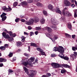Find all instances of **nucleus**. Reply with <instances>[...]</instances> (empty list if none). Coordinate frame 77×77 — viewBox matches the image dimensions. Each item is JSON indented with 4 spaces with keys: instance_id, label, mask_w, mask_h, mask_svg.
I'll list each match as a JSON object with an SVG mask.
<instances>
[{
    "instance_id": "obj_7",
    "label": "nucleus",
    "mask_w": 77,
    "mask_h": 77,
    "mask_svg": "<svg viewBox=\"0 0 77 77\" xmlns=\"http://www.w3.org/2000/svg\"><path fill=\"white\" fill-rule=\"evenodd\" d=\"M51 22L54 25H57L58 24V22L55 19L54 17L52 18L51 20Z\"/></svg>"
},
{
    "instance_id": "obj_13",
    "label": "nucleus",
    "mask_w": 77,
    "mask_h": 77,
    "mask_svg": "<svg viewBox=\"0 0 77 77\" xmlns=\"http://www.w3.org/2000/svg\"><path fill=\"white\" fill-rule=\"evenodd\" d=\"M58 38H59V37H58V36H57V35H55L53 37V39H52V38H51L50 39H51L53 42H54V43H55V41L56 40H57V39Z\"/></svg>"
},
{
    "instance_id": "obj_11",
    "label": "nucleus",
    "mask_w": 77,
    "mask_h": 77,
    "mask_svg": "<svg viewBox=\"0 0 77 77\" xmlns=\"http://www.w3.org/2000/svg\"><path fill=\"white\" fill-rule=\"evenodd\" d=\"M33 23V19H30L29 21H26L25 22V24H27V25H29V26H30V25H31Z\"/></svg>"
},
{
    "instance_id": "obj_60",
    "label": "nucleus",
    "mask_w": 77,
    "mask_h": 77,
    "mask_svg": "<svg viewBox=\"0 0 77 77\" xmlns=\"http://www.w3.org/2000/svg\"><path fill=\"white\" fill-rule=\"evenodd\" d=\"M8 72H13V71L11 69H9Z\"/></svg>"
},
{
    "instance_id": "obj_22",
    "label": "nucleus",
    "mask_w": 77,
    "mask_h": 77,
    "mask_svg": "<svg viewBox=\"0 0 77 77\" xmlns=\"http://www.w3.org/2000/svg\"><path fill=\"white\" fill-rule=\"evenodd\" d=\"M26 37H24V36H22L21 37V42H24V41H25V39H26Z\"/></svg>"
},
{
    "instance_id": "obj_6",
    "label": "nucleus",
    "mask_w": 77,
    "mask_h": 77,
    "mask_svg": "<svg viewBox=\"0 0 77 77\" xmlns=\"http://www.w3.org/2000/svg\"><path fill=\"white\" fill-rule=\"evenodd\" d=\"M8 8H6V6H3L2 8V9L3 11H5L6 12H9L12 11V8H11L9 6Z\"/></svg>"
},
{
    "instance_id": "obj_55",
    "label": "nucleus",
    "mask_w": 77,
    "mask_h": 77,
    "mask_svg": "<svg viewBox=\"0 0 77 77\" xmlns=\"http://www.w3.org/2000/svg\"><path fill=\"white\" fill-rule=\"evenodd\" d=\"M77 14L75 13V12L74 13V17L75 18H76L77 17Z\"/></svg>"
},
{
    "instance_id": "obj_38",
    "label": "nucleus",
    "mask_w": 77,
    "mask_h": 77,
    "mask_svg": "<svg viewBox=\"0 0 77 77\" xmlns=\"http://www.w3.org/2000/svg\"><path fill=\"white\" fill-rule=\"evenodd\" d=\"M19 21L20 19H19V18H16V19L15 20V21L16 23H18V22H19Z\"/></svg>"
},
{
    "instance_id": "obj_17",
    "label": "nucleus",
    "mask_w": 77,
    "mask_h": 77,
    "mask_svg": "<svg viewBox=\"0 0 77 77\" xmlns=\"http://www.w3.org/2000/svg\"><path fill=\"white\" fill-rule=\"evenodd\" d=\"M23 69L24 71H25V72H26V74H29V72L28 71V69L26 68V67L24 66L23 67Z\"/></svg>"
},
{
    "instance_id": "obj_41",
    "label": "nucleus",
    "mask_w": 77,
    "mask_h": 77,
    "mask_svg": "<svg viewBox=\"0 0 77 77\" xmlns=\"http://www.w3.org/2000/svg\"><path fill=\"white\" fill-rule=\"evenodd\" d=\"M46 76L48 77H50L51 76V74L50 73H48L46 74Z\"/></svg>"
},
{
    "instance_id": "obj_24",
    "label": "nucleus",
    "mask_w": 77,
    "mask_h": 77,
    "mask_svg": "<svg viewBox=\"0 0 77 77\" xmlns=\"http://www.w3.org/2000/svg\"><path fill=\"white\" fill-rule=\"evenodd\" d=\"M68 28L71 30H72V25H71V24H68Z\"/></svg>"
},
{
    "instance_id": "obj_42",
    "label": "nucleus",
    "mask_w": 77,
    "mask_h": 77,
    "mask_svg": "<svg viewBox=\"0 0 77 77\" xmlns=\"http://www.w3.org/2000/svg\"><path fill=\"white\" fill-rule=\"evenodd\" d=\"M33 2L32 0H27V2L28 3H30Z\"/></svg>"
},
{
    "instance_id": "obj_50",
    "label": "nucleus",
    "mask_w": 77,
    "mask_h": 77,
    "mask_svg": "<svg viewBox=\"0 0 77 77\" xmlns=\"http://www.w3.org/2000/svg\"><path fill=\"white\" fill-rule=\"evenodd\" d=\"M48 37H51V35H50V34H48L46 35Z\"/></svg>"
},
{
    "instance_id": "obj_18",
    "label": "nucleus",
    "mask_w": 77,
    "mask_h": 77,
    "mask_svg": "<svg viewBox=\"0 0 77 77\" xmlns=\"http://www.w3.org/2000/svg\"><path fill=\"white\" fill-rule=\"evenodd\" d=\"M33 21H34L35 23H38L39 21V19L37 17H35L33 19Z\"/></svg>"
},
{
    "instance_id": "obj_62",
    "label": "nucleus",
    "mask_w": 77,
    "mask_h": 77,
    "mask_svg": "<svg viewBox=\"0 0 77 77\" xmlns=\"http://www.w3.org/2000/svg\"><path fill=\"white\" fill-rule=\"evenodd\" d=\"M17 59V58L16 57H14L13 58V61H15Z\"/></svg>"
},
{
    "instance_id": "obj_36",
    "label": "nucleus",
    "mask_w": 77,
    "mask_h": 77,
    "mask_svg": "<svg viewBox=\"0 0 77 77\" xmlns=\"http://www.w3.org/2000/svg\"><path fill=\"white\" fill-rule=\"evenodd\" d=\"M18 5V2H15L13 4L14 6H17Z\"/></svg>"
},
{
    "instance_id": "obj_57",
    "label": "nucleus",
    "mask_w": 77,
    "mask_h": 77,
    "mask_svg": "<svg viewBox=\"0 0 77 77\" xmlns=\"http://www.w3.org/2000/svg\"><path fill=\"white\" fill-rule=\"evenodd\" d=\"M3 31L4 32H7V33H8V31L7 30H6V29H3Z\"/></svg>"
},
{
    "instance_id": "obj_2",
    "label": "nucleus",
    "mask_w": 77,
    "mask_h": 77,
    "mask_svg": "<svg viewBox=\"0 0 77 77\" xmlns=\"http://www.w3.org/2000/svg\"><path fill=\"white\" fill-rule=\"evenodd\" d=\"M65 50L64 48L62 46H59L58 47H55L54 48L53 51H57L58 52L60 53V54L61 55H63V53H64Z\"/></svg>"
},
{
    "instance_id": "obj_61",
    "label": "nucleus",
    "mask_w": 77,
    "mask_h": 77,
    "mask_svg": "<svg viewBox=\"0 0 77 77\" xmlns=\"http://www.w3.org/2000/svg\"><path fill=\"white\" fill-rule=\"evenodd\" d=\"M52 28L53 29H54V30H56L57 28L56 27V26H53L52 27Z\"/></svg>"
},
{
    "instance_id": "obj_30",
    "label": "nucleus",
    "mask_w": 77,
    "mask_h": 77,
    "mask_svg": "<svg viewBox=\"0 0 77 77\" xmlns=\"http://www.w3.org/2000/svg\"><path fill=\"white\" fill-rule=\"evenodd\" d=\"M9 41L10 42H13L14 41V38H9L8 39Z\"/></svg>"
},
{
    "instance_id": "obj_16",
    "label": "nucleus",
    "mask_w": 77,
    "mask_h": 77,
    "mask_svg": "<svg viewBox=\"0 0 77 77\" xmlns=\"http://www.w3.org/2000/svg\"><path fill=\"white\" fill-rule=\"evenodd\" d=\"M36 6L38 7H43L44 6V5L42 3H37L36 4Z\"/></svg>"
},
{
    "instance_id": "obj_26",
    "label": "nucleus",
    "mask_w": 77,
    "mask_h": 77,
    "mask_svg": "<svg viewBox=\"0 0 77 77\" xmlns=\"http://www.w3.org/2000/svg\"><path fill=\"white\" fill-rule=\"evenodd\" d=\"M45 20L44 18L42 19L41 20L40 22L41 24H44L45 23Z\"/></svg>"
},
{
    "instance_id": "obj_48",
    "label": "nucleus",
    "mask_w": 77,
    "mask_h": 77,
    "mask_svg": "<svg viewBox=\"0 0 77 77\" xmlns=\"http://www.w3.org/2000/svg\"><path fill=\"white\" fill-rule=\"evenodd\" d=\"M24 35H26V36H28V35H29V33H28L27 32H24Z\"/></svg>"
},
{
    "instance_id": "obj_21",
    "label": "nucleus",
    "mask_w": 77,
    "mask_h": 77,
    "mask_svg": "<svg viewBox=\"0 0 77 77\" xmlns=\"http://www.w3.org/2000/svg\"><path fill=\"white\" fill-rule=\"evenodd\" d=\"M6 62V59L3 58H0V62Z\"/></svg>"
},
{
    "instance_id": "obj_15",
    "label": "nucleus",
    "mask_w": 77,
    "mask_h": 77,
    "mask_svg": "<svg viewBox=\"0 0 77 77\" xmlns=\"http://www.w3.org/2000/svg\"><path fill=\"white\" fill-rule=\"evenodd\" d=\"M59 57H60L61 58H62V59H64V60H69V58L68 57H66V56L64 57V56L63 55V56L60 55V54H59Z\"/></svg>"
},
{
    "instance_id": "obj_27",
    "label": "nucleus",
    "mask_w": 77,
    "mask_h": 77,
    "mask_svg": "<svg viewBox=\"0 0 77 77\" xmlns=\"http://www.w3.org/2000/svg\"><path fill=\"white\" fill-rule=\"evenodd\" d=\"M35 59V58L33 57H31L29 59V60H31L32 62H33V61H34Z\"/></svg>"
},
{
    "instance_id": "obj_23",
    "label": "nucleus",
    "mask_w": 77,
    "mask_h": 77,
    "mask_svg": "<svg viewBox=\"0 0 77 77\" xmlns=\"http://www.w3.org/2000/svg\"><path fill=\"white\" fill-rule=\"evenodd\" d=\"M21 44H22V43L21 42H18L17 43L16 45L17 47H20V46H21Z\"/></svg>"
},
{
    "instance_id": "obj_63",
    "label": "nucleus",
    "mask_w": 77,
    "mask_h": 77,
    "mask_svg": "<svg viewBox=\"0 0 77 77\" xmlns=\"http://www.w3.org/2000/svg\"><path fill=\"white\" fill-rule=\"evenodd\" d=\"M5 48L6 47V48H7V47H8V44H5Z\"/></svg>"
},
{
    "instance_id": "obj_53",
    "label": "nucleus",
    "mask_w": 77,
    "mask_h": 77,
    "mask_svg": "<svg viewBox=\"0 0 77 77\" xmlns=\"http://www.w3.org/2000/svg\"><path fill=\"white\" fill-rule=\"evenodd\" d=\"M29 60V59H28V58H26L25 59V61L26 62V61H28Z\"/></svg>"
},
{
    "instance_id": "obj_8",
    "label": "nucleus",
    "mask_w": 77,
    "mask_h": 77,
    "mask_svg": "<svg viewBox=\"0 0 77 77\" xmlns=\"http://www.w3.org/2000/svg\"><path fill=\"white\" fill-rule=\"evenodd\" d=\"M48 8L49 10L52 11L53 12H55V9L54 8H53L54 7L53 5H52L51 4H49L48 6Z\"/></svg>"
},
{
    "instance_id": "obj_58",
    "label": "nucleus",
    "mask_w": 77,
    "mask_h": 77,
    "mask_svg": "<svg viewBox=\"0 0 77 77\" xmlns=\"http://www.w3.org/2000/svg\"><path fill=\"white\" fill-rule=\"evenodd\" d=\"M12 37H15V36H16V34L15 33H14V34H13L12 35Z\"/></svg>"
},
{
    "instance_id": "obj_49",
    "label": "nucleus",
    "mask_w": 77,
    "mask_h": 77,
    "mask_svg": "<svg viewBox=\"0 0 77 77\" xmlns=\"http://www.w3.org/2000/svg\"><path fill=\"white\" fill-rule=\"evenodd\" d=\"M23 23H24V22H25L26 21V20L24 19H22L20 20Z\"/></svg>"
},
{
    "instance_id": "obj_10",
    "label": "nucleus",
    "mask_w": 77,
    "mask_h": 77,
    "mask_svg": "<svg viewBox=\"0 0 77 77\" xmlns=\"http://www.w3.org/2000/svg\"><path fill=\"white\" fill-rule=\"evenodd\" d=\"M64 3L66 6H70L71 5V2L68 0H64Z\"/></svg>"
},
{
    "instance_id": "obj_35",
    "label": "nucleus",
    "mask_w": 77,
    "mask_h": 77,
    "mask_svg": "<svg viewBox=\"0 0 77 77\" xmlns=\"http://www.w3.org/2000/svg\"><path fill=\"white\" fill-rule=\"evenodd\" d=\"M38 59H37V58H36V59H35V62H34L33 63V64H34V65H36V64H37V63H38Z\"/></svg>"
},
{
    "instance_id": "obj_45",
    "label": "nucleus",
    "mask_w": 77,
    "mask_h": 77,
    "mask_svg": "<svg viewBox=\"0 0 77 77\" xmlns=\"http://www.w3.org/2000/svg\"><path fill=\"white\" fill-rule=\"evenodd\" d=\"M11 52H10V54H9V57H12V55H13V53H11Z\"/></svg>"
},
{
    "instance_id": "obj_39",
    "label": "nucleus",
    "mask_w": 77,
    "mask_h": 77,
    "mask_svg": "<svg viewBox=\"0 0 77 77\" xmlns=\"http://www.w3.org/2000/svg\"><path fill=\"white\" fill-rule=\"evenodd\" d=\"M41 53L42 55H45V52L43 51V50H42L40 52Z\"/></svg>"
},
{
    "instance_id": "obj_9",
    "label": "nucleus",
    "mask_w": 77,
    "mask_h": 77,
    "mask_svg": "<svg viewBox=\"0 0 77 77\" xmlns=\"http://www.w3.org/2000/svg\"><path fill=\"white\" fill-rule=\"evenodd\" d=\"M5 15H6V14L5 13H2V14L1 15V17L2 18V21H4L6 19L7 17H6V16H5Z\"/></svg>"
},
{
    "instance_id": "obj_29",
    "label": "nucleus",
    "mask_w": 77,
    "mask_h": 77,
    "mask_svg": "<svg viewBox=\"0 0 77 77\" xmlns=\"http://www.w3.org/2000/svg\"><path fill=\"white\" fill-rule=\"evenodd\" d=\"M66 72V70L65 69H62L61 71V73L62 74H64Z\"/></svg>"
},
{
    "instance_id": "obj_19",
    "label": "nucleus",
    "mask_w": 77,
    "mask_h": 77,
    "mask_svg": "<svg viewBox=\"0 0 77 77\" xmlns=\"http://www.w3.org/2000/svg\"><path fill=\"white\" fill-rule=\"evenodd\" d=\"M21 4L22 5V6H27V2L26 1H24L23 2H22L21 3Z\"/></svg>"
},
{
    "instance_id": "obj_34",
    "label": "nucleus",
    "mask_w": 77,
    "mask_h": 77,
    "mask_svg": "<svg viewBox=\"0 0 77 77\" xmlns=\"http://www.w3.org/2000/svg\"><path fill=\"white\" fill-rule=\"evenodd\" d=\"M5 48H5V47L4 46H1L0 47V49L2 50H5Z\"/></svg>"
},
{
    "instance_id": "obj_51",
    "label": "nucleus",
    "mask_w": 77,
    "mask_h": 77,
    "mask_svg": "<svg viewBox=\"0 0 77 77\" xmlns=\"http://www.w3.org/2000/svg\"><path fill=\"white\" fill-rule=\"evenodd\" d=\"M34 34V33L33 32H30V35L31 36H32Z\"/></svg>"
},
{
    "instance_id": "obj_44",
    "label": "nucleus",
    "mask_w": 77,
    "mask_h": 77,
    "mask_svg": "<svg viewBox=\"0 0 77 77\" xmlns=\"http://www.w3.org/2000/svg\"><path fill=\"white\" fill-rule=\"evenodd\" d=\"M36 49L37 50H38V51H40V52L42 50V49H41V48H36Z\"/></svg>"
},
{
    "instance_id": "obj_12",
    "label": "nucleus",
    "mask_w": 77,
    "mask_h": 77,
    "mask_svg": "<svg viewBox=\"0 0 77 77\" xmlns=\"http://www.w3.org/2000/svg\"><path fill=\"white\" fill-rule=\"evenodd\" d=\"M70 57L71 60L73 61L74 60V59H76V55L74 54H72L70 55Z\"/></svg>"
},
{
    "instance_id": "obj_64",
    "label": "nucleus",
    "mask_w": 77,
    "mask_h": 77,
    "mask_svg": "<svg viewBox=\"0 0 77 77\" xmlns=\"http://www.w3.org/2000/svg\"><path fill=\"white\" fill-rule=\"evenodd\" d=\"M42 77H48V76H47V75H43L42 76Z\"/></svg>"
},
{
    "instance_id": "obj_40",
    "label": "nucleus",
    "mask_w": 77,
    "mask_h": 77,
    "mask_svg": "<svg viewBox=\"0 0 77 77\" xmlns=\"http://www.w3.org/2000/svg\"><path fill=\"white\" fill-rule=\"evenodd\" d=\"M24 55L25 56H26V57H29L30 56V55H29V54H27V53H25L24 54Z\"/></svg>"
},
{
    "instance_id": "obj_37",
    "label": "nucleus",
    "mask_w": 77,
    "mask_h": 77,
    "mask_svg": "<svg viewBox=\"0 0 77 77\" xmlns=\"http://www.w3.org/2000/svg\"><path fill=\"white\" fill-rule=\"evenodd\" d=\"M7 33H9V35H10V36H12V35H13V34H12V32L10 31V32H7Z\"/></svg>"
},
{
    "instance_id": "obj_43",
    "label": "nucleus",
    "mask_w": 77,
    "mask_h": 77,
    "mask_svg": "<svg viewBox=\"0 0 77 77\" xmlns=\"http://www.w3.org/2000/svg\"><path fill=\"white\" fill-rule=\"evenodd\" d=\"M61 20H63V21H65V18L64 17H62L61 18Z\"/></svg>"
},
{
    "instance_id": "obj_5",
    "label": "nucleus",
    "mask_w": 77,
    "mask_h": 77,
    "mask_svg": "<svg viewBox=\"0 0 77 77\" xmlns=\"http://www.w3.org/2000/svg\"><path fill=\"white\" fill-rule=\"evenodd\" d=\"M36 74V71L32 70L30 74L29 72V74H27V75H29V77H33Z\"/></svg>"
},
{
    "instance_id": "obj_4",
    "label": "nucleus",
    "mask_w": 77,
    "mask_h": 77,
    "mask_svg": "<svg viewBox=\"0 0 77 77\" xmlns=\"http://www.w3.org/2000/svg\"><path fill=\"white\" fill-rule=\"evenodd\" d=\"M21 63L23 64L24 65V66H26L28 65H29V66H33V63L32 62L30 61H29L28 62H24V61L22 60L21 61Z\"/></svg>"
},
{
    "instance_id": "obj_3",
    "label": "nucleus",
    "mask_w": 77,
    "mask_h": 77,
    "mask_svg": "<svg viewBox=\"0 0 77 77\" xmlns=\"http://www.w3.org/2000/svg\"><path fill=\"white\" fill-rule=\"evenodd\" d=\"M67 9V8H65L64 9V11H63L62 14L63 15H66L67 17H70L71 16H72V14H71V13H69L67 11H65V10H66Z\"/></svg>"
},
{
    "instance_id": "obj_1",
    "label": "nucleus",
    "mask_w": 77,
    "mask_h": 77,
    "mask_svg": "<svg viewBox=\"0 0 77 77\" xmlns=\"http://www.w3.org/2000/svg\"><path fill=\"white\" fill-rule=\"evenodd\" d=\"M51 65L53 68H57L62 67V66H63L64 68H71L70 66L65 64L59 65L58 63H51Z\"/></svg>"
},
{
    "instance_id": "obj_59",
    "label": "nucleus",
    "mask_w": 77,
    "mask_h": 77,
    "mask_svg": "<svg viewBox=\"0 0 77 77\" xmlns=\"http://www.w3.org/2000/svg\"><path fill=\"white\" fill-rule=\"evenodd\" d=\"M38 33H39V32H38V31H36V32H35V35H38Z\"/></svg>"
},
{
    "instance_id": "obj_31",
    "label": "nucleus",
    "mask_w": 77,
    "mask_h": 77,
    "mask_svg": "<svg viewBox=\"0 0 77 77\" xmlns=\"http://www.w3.org/2000/svg\"><path fill=\"white\" fill-rule=\"evenodd\" d=\"M43 13L44 15H45V16H47V15H48V14H47V11H43Z\"/></svg>"
},
{
    "instance_id": "obj_56",
    "label": "nucleus",
    "mask_w": 77,
    "mask_h": 77,
    "mask_svg": "<svg viewBox=\"0 0 77 77\" xmlns=\"http://www.w3.org/2000/svg\"><path fill=\"white\" fill-rule=\"evenodd\" d=\"M71 6L72 8H75V5H74V4H72L71 5Z\"/></svg>"
},
{
    "instance_id": "obj_46",
    "label": "nucleus",
    "mask_w": 77,
    "mask_h": 77,
    "mask_svg": "<svg viewBox=\"0 0 77 77\" xmlns=\"http://www.w3.org/2000/svg\"><path fill=\"white\" fill-rule=\"evenodd\" d=\"M2 35L4 37H5L6 35V33L5 32H3L2 33Z\"/></svg>"
},
{
    "instance_id": "obj_25",
    "label": "nucleus",
    "mask_w": 77,
    "mask_h": 77,
    "mask_svg": "<svg viewBox=\"0 0 77 77\" xmlns=\"http://www.w3.org/2000/svg\"><path fill=\"white\" fill-rule=\"evenodd\" d=\"M31 46H32V47H36V44L32 42L31 43Z\"/></svg>"
},
{
    "instance_id": "obj_47",
    "label": "nucleus",
    "mask_w": 77,
    "mask_h": 77,
    "mask_svg": "<svg viewBox=\"0 0 77 77\" xmlns=\"http://www.w3.org/2000/svg\"><path fill=\"white\" fill-rule=\"evenodd\" d=\"M72 50L73 51H75L76 50V48H75V47H72Z\"/></svg>"
},
{
    "instance_id": "obj_33",
    "label": "nucleus",
    "mask_w": 77,
    "mask_h": 77,
    "mask_svg": "<svg viewBox=\"0 0 77 77\" xmlns=\"http://www.w3.org/2000/svg\"><path fill=\"white\" fill-rule=\"evenodd\" d=\"M5 39H9L10 38L9 35L8 34H6L5 37Z\"/></svg>"
},
{
    "instance_id": "obj_52",
    "label": "nucleus",
    "mask_w": 77,
    "mask_h": 77,
    "mask_svg": "<svg viewBox=\"0 0 77 77\" xmlns=\"http://www.w3.org/2000/svg\"><path fill=\"white\" fill-rule=\"evenodd\" d=\"M28 30H31V29H32V27L30 26L28 27Z\"/></svg>"
},
{
    "instance_id": "obj_54",
    "label": "nucleus",
    "mask_w": 77,
    "mask_h": 77,
    "mask_svg": "<svg viewBox=\"0 0 77 77\" xmlns=\"http://www.w3.org/2000/svg\"><path fill=\"white\" fill-rule=\"evenodd\" d=\"M75 35H72V37L73 39H74V38H75Z\"/></svg>"
},
{
    "instance_id": "obj_14",
    "label": "nucleus",
    "mask_w": 77,
    "mask_h": 77,
    "mask_svg": "<svg viewBox=\"0 0 77 77\" xmlns=\"http://www.w3.org/2000/svg\"><path fill=\"white\" fill-rule=\"evenodd\" d=\"M55 11H56V13L57 14H60V15H62V12L60 10V8L58 7H57L56 9L55 10Z\"/></svg>"
},
{
    "instance_id": "obj_20",
    "label": "nucleus",
    "mask_w": 77,
    "mask_h": 77,
    "mask_svg": "<svg viewBox=\"0 0 77 77\" xmlns=\"http://www.w3.org/2000/svg\"><path fill=\"white\" fill-rule=\"evenodd\" d=\"M45 28L46 30H47L48 32H51L52 30V29H51V28L49 27H45Z\"/></svg>"
},
{
    "instance_id": "obj_28",
    "label": "nucleus",
    "mask_w": 77,
    "mask_h": 77,
    "mask_svg": "<svg viewBox=\"0 0 77 77\" xmlns=\"http://www.w3.org/2000/svg\"><path fill=\"white\" fill-rule=\"evenodd\" d=\"M35 30H41V28L40 27H35Z\"/></svg>"
},
{
    "instance_id": "obj_32",
    "label": "nucleus",
    "mask_w": 77,
    "mask_h": 77,
    "mask_svg": "<svg viewBox=\"0 0 77 77\" xmlns=\"http://www.w3.org/2000/svg\"><path fill=\"white\" fill-rule=\"evenodd\" d=\"M65 35L66 36L67 38H71V35H70L67 33H66Z\"/></svg>"
}]
</instances>
